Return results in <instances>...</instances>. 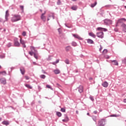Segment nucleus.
Here are the masks:
<instances>
[{
	"label": "nucleus",
	"instance_id": "obj_22",
	"mask_svg": "<svg viewBox=\"0 0 126 126\" xmlns=\"http://www.w3.org/2000/svg\"><path fill=\"white\" fill-rule=\"evenodd\" d=\"M31 52H33L34 53L37 52V50L36 49H35V47H34L33 46L31 47Z\"/></svg>",
	"mask_w": 126,
	"mask_h": 126
},
{
	"label": "nucleus",
	"instance_id": "obj_49",
	"mask_svg": "<svg viewBox=\"0 0 126 126\" xmlns=\"http://www.w3.org/2000/svg\"><path fill=\"white\" fill-rule=\"evenodd\" d=\"M100 48H99V51L101 52L102 51V49H103V47H102V45H100Z\"/></svg>",
	"mask_w": 126,
	"mask_h": 126
},
{
	"label": "nucleus",
	"instance_id": "obj_48",
	"mask_svg": "<svg viewBox=\"0 0 126 126\" xmlns=\"http://www.w3.org/2000/svg\"><path fill=\"white\" fill-rule=\"evenodd\" d=\"M62 121H63V122L64 123H67V122H68V121L66 120L65 119H63Z\"/></svg>",
	"mask_w": 126,
	"mask_h": 126
},
{
	"label": "nucleus",
	"instance_id": "obj_56",
	"mask_svg": "<svg viewBox=\"0 0 126 126\" xmlns=\"http://www.w3.org/2000/svg\"><path fill=\"white\" fill-rule=\"evenodd\" d=\"M118 23H118V21H117V23H116V27H118V26H119V25H118Z\"/></svg>",
	"mask_w": 126,
	"mask_h": 126
},
{
	"label": "nucleus",
	"instance_id": "obj_18",
	"mask_svg": "<svg viewBox=\"0 0 126 126\" xmlns=\"http://www.w3.org/2000/svg\"><path fill=\"white\" fill-rule=\"evenodd\" d=\"M87 43H88V44H94V41L91 39H88Z\"/></svg>",
	"mask_w": 126,
	"mask_h": 126
},
{
	"label": "nucleus",
	"instance_id": "obj_40",
	"mask_svg": "<svg viewBox=\"0 0 126 126\" xmlns=\"http://www.w3.org/2000/svg\"><path fill=\"white\" fill-rule=\"evenodd\" d=\"M34 53H35V52H31V51L29 52V55H30L32 56H33V55H34Z\"/></svg>",
	"mask_w": 126,
	"mask_h": 126
},
{
	"label": "nucleus",
	"instance_id": "obj_32",
	"mask_svg": "<svg viewBox=\"0 0 126 126\" xmlns=\"http://www.w3.org/2000/svg\"><path fill=\"white\" fill-rule=\"evenodd\" d=\"M89 98H90V100H91V101H92V102H94V96L90 95Z\"/></svg>",
	"mask_w": 126,
	"mask_h": 126
},
{
	"label": "nucleus",
	"instance_id": "obj_3",
	"mask_svg": "<svg viewBox=\"0 0 126 126\" xmlns=\"http://www.w3.org/2000/svg\"><path fill=\"white\" fill-rule=\"evenodd\" d=\"M104 25H112L113 21L109 19H105L103 20Z\"/></svg>",
	"mask_w": 126,
	"mask_h": 126
},
{
	"label": "nucleus",
	"instance_id": "obj_35",
	"mask_svg": "<svg viewBox=\"0 0 126 126\" xmlns=\"http://www.w3.org/2000/svg\"><path fill=\"white\" fill-rule=\"evenodd\" d=\"M20 7L21 10L22 11V12H23L24 11V6L20 5Z\"/></svg>",
	"mask_w": 126,
	"mask_h": 126
},
{
	"label": "nucleus",
	"instance_id": "obj_43",
	"mask_svg": "<svg viewBox=\"0 0 126 126\" xmlns=\"http://www.w3.org/2000/svg\"><path fill=\"white\" fill-rule=\"evenodd\" d=\"M1 73H4V74H6V72H5V71H0V74H1Z\"/></svg>",
	"mask_w": 126,
	"mask_h": 126
},
{
	"label": "nucleus",
	"instance_id": "obj_33",
	"mask_svg": "<svg viewBox=\"0 0 126 126\" xmlns=\"http://www.w3.org/2000/svg\"><path fill=\"white\" fill-rule=\"evenodd\" d=\"M64 63H65L66 64H69V60L68 59H66L64 61Z\"/></svg>",
	"mask_w": 126,
	"mask_h": 126
},
{
	"label": "nucleus",
	"instance_id": "obj_1",
	"mask_svg": "<svg viewBox=\"0 0 126 126\" xmlns=\"http://www.w3.org/2000/svg\"><path fill=\"white\" fill-rule=\"evenodd\" d=\"M21 20V16L20 15H14L13 17L11 18V21L12 22H16Z\"/></svg>",
	"mask_w": 126,
	"mask_h": 126
},
{
	"label": "nucleus",
	"instance_id": "obj_25",
	"mask_svg": "<svg viewBox=\"0 0 126 126\" xmlns=\"http://www.w3.org/2000/svg\"><path fill=\"white\" fill-rule=\"evenodd\" d=\"M92 119L93 120V121H94V122H95V124H97V117L95 116H94L92 117Z\"/></svg>",
	"mask_w": 126,
	"mask_h": 126
},
{
	"label": "nucleus",
	"instance_id": "obj_26",
	"mask_svg": "<svg viewBox=\"0 0 126 126\" xmlns=\"http://www.w3.org/2000/svg\"><path fill=\"white\" fill-rule=\"evenodd\" d=\"M72 10H77V6L76 5L73 6L71 7Z\"/></svg>",
	"mask_w": 126,
	"mask_h": 126
},
{
	"label": "nucleus",
	"instance_id": "obj_15",
	"mask_svg": "<svg viewBox=\"0 0 126 126\" xmlns=\"http://www.w3.org/2000/svg\"><path fill=\"white\" fill-rule=\"evenodd\" d=\"M33 55H34V58L36 59V60H38V56L39 55V54L38 53V51L34 52Z\"/></svg>",
	"mask_w": 126,
	"mask_h": 126
},
{
	"label": "nucleus",
	"instance_id": "obj_57",
	"mask_svg": "<svg viewBox=\"0 0 126 126\" xmlns=\"http://www.w3.org/2000/svg\"><path fill=\"white\" fill-rule=\"evenodd\" d=\"M123 101L124 103H126V98H125Z\"/></svg>",
	"mask_w": 126,
	"mask_h": 126
},
{
	"label": "nucleus",
	"instance_id": "obj_61",
	"mask_svg": "<svg viewBox=\"0 0 126 126\" xmlns=\"http://www.w3.org/2000/svg\"><path fill=\"white\" fill-rule=\"evenodd\" d=\"M76 113L78 114V111L77 110L76 111Z\"/></svg>",
	"mask_w": 126,
	"mask_h": 126
},
{
	"label": "nucleus",
	"instance_id": "obj_13",
	"mask_svg": "<svg viewBox=\"0 0 126 126\" xmlns=\"http://www.w3.org/2000/svg\"><path fill=\"white\" fill-rule=\"evenodd\" d=\"M40 18H41V20L43 22H46V16H45V15H44V14H41Z\"/></svg>",
	"mask_w": 126,
	"mask_h": 126
},
{
	"label": "nucleus",
	"instance_id": "obj_2",
	"mask_svg": "<svg viewBox=\"0 0 126 126\" xmlns=\"http://www.w3.org/2000/svg\"><path fill=\"white\" fill-rule=\"evenodd\" d=\"M98 126H104L106 125V119H101L99 120L98 122Z\"/></svg>",
	"mask_w": 126,
	"mask_h": 126
},
{
	"label": "nucleus",
	"instance_id": "obj_19",
	"mask_svg": "<svg viewBox=\"0 0 126 126\" xmlns=\"http://www.w3.org/2000/svg\"><path fill=\"white\" fill-rule=\"evenodd\" d=\"M89 35V36H91V37H93V38H96V35H95L93 32H90Z\"/></svg>",
	"mask_w": 126,
	"mask_h": 126
},
{
	"label": "nucleus",
	"instance_id": "obj_24",
	"mask_svg": "<svg viewBox=\"0 0 126 126\" xmlns=\"http://www.w3.org/2000/svg\"><path fill=\"white\" fill-rule=\"evenodd\" d=\"M97 5V2L95 1L94 3L91 4V7H95Z\"/></svg>",
	"mask_w": 126,
	"mask_h": 126
},
{
	"label": "nucleus",
	"instance_id": "obj_36",
	"mask_svg": "<svg viewBox=\"0 0 126 126\" xmlns=\"http://www.w3.org/2000/svg\"><path fill=\"white\" fill-rule=\"evenodd\" d=\"M11 46H12V43L9 42L7 44V46L8 47V48H10V47H11Z\"/></svg>",
	"mask_w": 126,
	"mask_h": 126
},
{
	"label": "nucleus",
	"instance_id": "obj_54",
	"mask_svg": "<svg viewBox=\"0 0 126 126\" xmlns=\"http://www.w3.org/2000/svg\"><path fill=\"white\" fill-rule=\"evenodd\" d=\"M48 61H51V56H49V58L47 59Z\"/></svg>",
	"mask_w": 126,
	"mask_h": 126
},
{
	"label": "nucleus",
	"instance_id": "obj_64",
	"mask_svg": "<svg viewBox=\"0 0 126 126\" xmlns=\"http://www.w3.org/2000/svg\"><path fill=\"white\" fill-rule=\"evenodd\" d=\"M33 64H36V62H33Z\"/></svg>",
	"mask_w": 126,
	"mask_h": 126
},
{
	"label": "nucleus",
	"instance_id": "obj_44",
	"mask_svg": "<svg viewBox=\"0 0 126 126\" xmlns=\"http://www.w3.org/2000/svg\"><path fill=\"white\" fill-rule=\"evenodd\" d=\"M108 52V50L107 49H104L103 51V53H104V54H107Z\"/></svg>",
	"mask_w": 126,
	"mask_h": 126
},
{
	"label": "nucleus",
	"instance_id": "obj_23",
	"mask_svg": "<svg viewBox=\"0 0 126 126\" xmlns=\"http://www.w3.org/2000/svg\"><path fill=\"white\" fill-rule=\"evenodd\" d=\"M2 124L5 126H8V125H9V122H8V121H4L2 122Z\"/></svg>",
	"mask_w": 126,
	"mask_h": 126
},
{
	"label": "nucleus",
	"instance_id": "obj_5",
	"mask_svg": "<svg viewBox=\"0 0 126 126\" xmlns=\"http://www.w3.org/2000/svg\"><path fill=\"white\" fill-rule=\"evenodd\" d=\"M14 44L15 47H20V43L18 42V39L17 38H15L14 39Z\"/></svg>",
	"mask_w": 126,
	"mask_h": 126
},
{
	"label": "nucleus",
	"instance_id": "obj_10",
	"mask_svg": "<svg viewBox=\"0 0 126 126\" xmlns=\"http://www.w3.org/2000/svg\"><path fill=\"white\" fill-rule=\"evenodd\" d=\"M0 81L2 84H6V79L4 78H1Z\"/></svg>",
	"mask_w": 126,
	"mask_h": 126
},
{
	"label": "nucleus",
	"instance_id": "obj_53",
	"mask_svg": "<svg viewBox=\"0 0 126 126\" xmlns=\"http://www.w3.org/2000/svg\"><path fill=\"white\" fill-rule=\"evenodd\" d=\"M114 31H115V32H118V29L117 28L114 29Z\"/></svg>",
	"mask_w": 126,
	"mask_h": 126
},
{
	"label": "nucleus",
	"instance_id": "obj_17",
	"mask_svg": "<svg viewBox=\"0 0 126 126\" xmlns=\"http://www.w3.org/2000/svg\"><path fill=\"white\" fill-rule=\"evenodd\" d=\"M123 21H126V18H121L118 20V23H123Z\"/></svg>",
	"mask_w": 126,
	"mask_h": 126
},
{
	"label": "nucleus",
	"instance_id": "obj_47",
	"mask_svg": "<svg viewBox=\"0 0 126 126\" xmlns=\"http://www.w3.org/2000/svg\"><path fill=\"white\" fill-rule=\"evenodd\" d=\"M58 31L59 34H61L62 33V31H61V28L58 29Z\"/></svg>",
	"mask_w": 126,
	"mask_h": 126
},
{
	"label": "nucleus",
	"instance_id": "obj_37",
	"mask_svg": "<svg viewBox=\"0 0 126 126\" xmlns=\"http://www.w3.org/2000/svg\"><path fill=\"white\" fill-rule=\"evenodd\" d=\"M46 87L47 88H49V89H51V90H53V88H52V87L51 86V85H46Z\"/></svg>",
	"mask_w": 126,
	"mask_h": 126
},
{
	"label": "nucleus",
	"instance_id": "obj_20",
	"mask_svg": "<svg viewBox=\"0 0 126 126\" xmlns=\"http://www.w3.org/2000/svg\"><path fill=\"white\" fill-rule=\"evenodd\" d=\"M54 72L55 74H60V73H61V71L59 69H55L54 70Z\"/></svg>",
	"mask_w": 126,
	"mask_h": 126
},
{
	"label": "nucleus",
	"instance_id": "obj_6",
	"mask_svg": "<svg viewBox=\"0 0 126 126\" xmlns=\"http://www.w3.org/2000/svg\"><path fill=\"white\" fill-rule=\"evenodd\" d=\"M9 11L8 10H7L5 12V19L6 21H7L8 20V16H9Z\"/></svg>",
	"mask_w": 126,
	"mask_h": 126
},
{
	"label": "nucleus",
	"instance_id": "obj_52",
	"mask_svg": "<svg viewBox=\"0 0 126 126\" xmlns=\"http://www.w3.org/2000/svg\"><path fill=\"white\" fill-rule=\"evenodd\" d=\"M123 63H126V59H124L123 61Z\"/></svg>",
	"mask_w": 126,
	"mask_h": 126
},
{
	"label": "nucleus",
	"instance_id": "obj_55",
	"mask_svg": "<svg viewBox=\"0 0 126 126\" xmlns=\"http://www.w3.org/2000/svg\"><path fill=\"white\" fill-rule=\"evenodd\" d=\"M97 113H98V112H97V111H96V110H95V111H94V114H97Z\"/></svg>",
	"mask_w": 126,
	"mask_h": 126
},
{
	"label": "nucleus",
	"instance_id": "obj_28",
	"mask_svg": "<svg viewBox=\"0 0 126 126\" xmlns=\"http://www.w3.org/2000/svg\"><path fill=\"white\" fill-rule=\"evenodd\" d=\"M56 115L58 117H61L62 116V113L60 112H56Z\"/></svg>",
	"mask_w": 126,
	"mask_h": 126
},
{
	"label": "nucleus",
	"instance_id": "obj_4",
	"mask_svg": "<svg viewBox=\"0 0 126 126\" xmlns=\"http://www.w3.org/2000/svg\"><path fill=\"white\" fill-rule=\"evenodd\" d=\"M96 35L98 38L103 39V38H104V32H96Z\"/></svg>",
	"mask_w": 126,
	"mask_h": 126
},
{
	"label": "nucleus",
	"instance_id": "obj_27",
	"mask_svg": "<svg viewBox=\"0 0 126 126\" xmlns=\"http://www.w3.org/2000/svg\"><path fill=\"white\" fill-rule=\"evenodd\" d=\"M71 49V46H67L65 47V50L66 51V52H68L69 51V50H70Z\"/></svg>",
	"mask_w": 126,
	"mask_h": 126
},
{
	"label": "nucleus",
	"instance_id": "obj_59",
	"mask_svg": "<svg viewBox=\"0 0 126 126\" xmlns=\"http://www.w3.org/2000/svg\"><path fill=\"white\" fill-rule=\"evenodd\" d=\"M0 22H2V19L0 18Z\"/></svg>",
	"mask_w": 126,
	"mask_h": 126
},
{
	"label": "nucleus",
	"instance_id": "obj_51",
	"mask_svg": "<svg viewBox=\"0 0 126 126\" xmlns=\"http://www.w3.org/2000/svg\"><path fill=\"white\" fill-rule=\"evenodd\" d=\"M51 17H52L53 19H55V16L54 15V14L51 15Z\"/></svg>",
	"mask_w": 126,
	"mask_h": 126
},
{
	"label": "nucleus",
	"instance_id": "obj_11",
	"mask_svg": "<svg viewBox=\"0 0 126 126\" xmlns=\"http://www.w3.org/2000/svg\"><path fill=\"white\" fill-rule=\"evenodd\" d=\"M121 27H122L123 31H124V32L126 33V25L125 24H124V23H123L121 25Z\"/></svg>",
	"mask_w": 126,
	"mask_h": 126
},
{
	"label": "nucleus",
	"instance_id": "obj_41",
	"mask_svg": "<svg viewBox=\"0 0 126 126\" xmlns=\"http://www.w3.org/2000/svg\"><path fill=\"white\" fill-rule=\"evenodd\" d=\"M25 77L26 80H29V79H30V77H29V76H26Z\"/></svg>",
	"mask_w": 126,
	"mask_h": 126
},
{
	"label": "nucleus",
	"instance_id": "obj_29",
	"mask_svg": "<svg viewBox=\"0 0 126 126\" xmlns=\"http://www.w3.org/2000/svg\"><path fill=\"white\" fill-rule=\"evenodd\" d=\"M25 86L27 88H29V89H32V87L31 86H30V85H29V84H26Z\"/></svg>",
	"mask_w": 126,
	"mask_h": 126
},
{
	"label": "nucleus",
	"instance_id": "obj_46",
	"mask_svg": "<svg viewBox=\"0 0 126 126\" xmlns=\"http://www.w3.org/2000/svg\"><path fill=\"white\" fill-rule=\"evenodd\" d=\"M23 36H26V32H23L22 33Z\"/></svg>",
	"mask_w": 126,
	"mask_h": 126
},
{
	"label": "nucleus",
	"instance_id": "obj_16",
	"mask_svg": "<svg viewBox=\"0 0 126 126\" xmlns=\"http://www.w3.org/2000/svg\"><path fill=\"white\" fill-rule=\"evenodd\" d=\"M102 85L103 86V87L107 88V87L109 85V84L106 81H105L102 84Z\"/></svg>",
	"mask_w": 126,
	"mask_h": 126
},
{
	"label": "nucleus",
	"instance_id": "obj_8",
	"mask_svg": "<svg viewBox=\"0 0 126 126\" xmlns=\"http://www.w3.org/2000/svg\"><path fill=\"white\" fill-rule=\"evenodd\" d=\"M20 70L21 71V73L23 75H24L25 73V68H24V67L23 66H21L20 68Z\"/></svg>",
	"mask_w": 126,
	"mask_h": 126
},
{
	"label": "nucleus",
	"instance_id": "obj_14",
	"mask_svg": "<svg viewBox=\"0 0 126 126\" xmlns=\"http://www.w3.org/2000/svg\"><path fill=\"white\" fill-rule=\"evenodd\" d=\"M73 37L74 38H76V39H78V40H82V38H81L79 35L78 34H72Z\"/></svg>",
	"mask_w": 126,
	"mask_h": 126
},
{
	"label": "nucleus",
	"instance_id": "obj_45",
	"mask_svg": "<svg viewBox=\"0 0 126 126\" xmlns=\"http://www.w3.org/2000/svg\"><path fill=\"white\" fill-rule=\"evenodd\" d=\"M12 69H14V67H10V68H8V70H12Z\"/></svg>",
	"mask_w": 126,
	"mask_h": 126
},
{
	"label": "nucleus",
	"instance_id": "obj_62",
	"mask_svg": "<svg viewBox=\"0 0 126 126\" xmlns=\"http://www.w3.org/2000/svg\"><path fill=\"white\" fill-rule=\"evenodd\" d=\"M87 116H90V114H89V113H88L87 114Z\"/></svg>",
	"mask_w": 126,
	"mask_h": 126
},
{
	"label": "nucleus",
	"instance_id": "obj_9",
	"mask_svg": "<svg viewBox=\"0 0 126 126\" xmlns=\"http://www.w3.org/2000/svg\"><path fill=\"white\" fill-rule=\"evenodd\" d=\"M20 41L21 44H22V45H23V47L26 48V45H25V44H26V41L22 40V38H21Z\"/></svg>",
	"mask_w": 126,
	"mask_h": 126
},
{
	"label": "nucleus",
	"instance_id": "obj_50",
	"mask_svg": "<svg viewBox=\"0 0 126 126\" xmlns=\"http://www.w3.org/2000/svg\"><path fill=\"white\" fill-rule=\"evenodd\" d=\"M59 62H60V60H56V61L55 62V63H59Z\"/></svg>",
	"mask_w": 126,
	"mask_h": 126
},
{
	"label": "nucleus",
	"instance_id": "obj_34",
	"mask_svg": "<svg viewBox=\"0 0 126 126\" xmlns=\"http://www.w3.org/2000/svg\"><path fill=\"white\" fill-rule=\"evenodd\" d=\"M57 4V5H61V4H62V2L61 1V0H58Z\"/></svg>",
	"mask_w": 126,
	"mask_h": 126
},
{
	"label": "nucleus",
	"instance_id": "obj_38",
	"mask_svg": "<svg viewBox=\"0 0 126 126\" xmlns=\"http://www.w3.org/2000/svg\"><path fill=\"white\" fill-rule=\"evenodd\" d=\"M61 111L62 112V113H65V108H62L61 109Z\"/></svg>",
	"mask_w": 126,
	"mask_h": 126
},
{
	"label": "nucleus",
	"instance_id": "obj_60",
	"mask_svg": "<svg viewBox=\"0 0 126 126\" xmlns=\"http://www.w3.org/2000/svg\"><path fill=\"white\" fill-rule=\"evenodd\" d=\"M42 14H44V15H45V14H46V11H44V12L43 13H42Z\"/></svg>",
	"mask_w": 126,
	"mask_h": 126
},
{
	"label": "nucleus",
	"instance_id": "obj_30",
	"mask_svg": "<svg viewBox=\"0 0 126 126\" xmlns=\"http://www.w3.org/2000/svg\"><path fill=\"white\" fill-rule=\"evenodd\" d=\"M72 46H73V47H76L77 46V43H76V42L73 41L72 42Z\"/></svg>",
	"mask_w": 126,
	"mask_h": 126
},
{
	"label": "nucleus",
	"instance_id": "obj_39",
	"mask_svg": "<svg viewBox=\"0 0 126 126\" xmlns=\"http://www.w3.org/2000/svg\"><path fill=\"white\" fill-rule=\"evenodd\" d=\"M64 119H65L66 121H69V119H68V117H67V115H65V118Z\"/></svg>",
	"mask_w": 126,
	"mask_h": 126
},
{
	"label": "nucleus",
	"instance_id": "obj_42",
	"mask_svg": "<svg viewBox=\"0 0 126 126\" xmlns=\"http://www.w3.org/2000/svg\"><path fill=\"white\" fill-rule=\"evenodd\" d=\"M4 55H0V59H4Z\"/></svg>",
	"mask_w": 126,
	"mask_h": 126
},
{
	"label": "nucleus",
	"instance_id": "obj_31",
	"mask_svg": "<svg viewBox=\"0 0 126 126\" xmlns=\"http://www.w3.org/2000/svg\"><path fill=\"white\" fill-rule=\"evenodd\" d=\"M40 77L42 79H45L46 78V75H40Z\"/></svg>",
	"mask_w": 126,
	"mask_h": 126
},
{
	"label": "nucleus",
	"instance_id": "obj_63",
	"mask_svg": "<svg viewBox=\"0 0 126 126\" xmlns=\"http://www.w3.org/2000/svg\"><path fill=\"white\" fill-rule=\"evenodd\" d=\"M92 79H93V78H90V80H92Z\"/></svg>",
	"mask_w": 126,
	"mask_h": 126
},
{
	"label": "nucleus",
	"instance_id": "obj_7",
	"mask_svg": "<svg viewBox=\"0 0 126 126\" xmlns=\"http://www.w3.org/2000/svg\"><path fill=\"white\" fill-rule=\"evenodd\" d=\"M96 30H97L98 31H104V32H107V31H108V30L107 29L101 27L97 28L96 29Z\"/></svg>",
	"mask_w": 126,
	"mask_h": 126
},
{
	"label": "nucleus",
	"instance_id": "obj_21",
	"mask_svg": "<svg viewBox=\"0 0 126 126\" xmlns=\"http://www.w3.org/2000/svg\"><path fill=\"white\" fill-rule=\"evenodd\" d=\"M112 63H113L114 65H119V63H118V61H117L116 60L112 61Z\"/></svg>",
	"mask_w": 126,
	"mask_h": 126
},
{
	"label": "nucleus",
	"instance_id": "obj_58",
	"mask_svg": "<svg viewBox=\"0 0 126 126\" xmlns=\"http://www.w3.org/2000/svg\"><path fill=\"white\" fill-rule=\"evenodd\" d=\"M42 72L43 73H45V74L47 73V72H46V71H45L44 70H42Z\"/></svg>",
	"mask_w": 126,
	"mask_h": 126
},
{
	"label": "nucleus",
	"instance_id": "obj_12",
	"mask_svg": "<svg viewBox=\"0 0 126 126\" xmlns=\"http://www.w3.org/2000/svg\"><path fill=\"white\" fill-rule=\"evenodd\" d=\"M77 89L78 90L79 93H82V92H83V86H80Z\"/></svg>",
	"mask_w": 126,
	"mask_h": 126
}]
</instances>
